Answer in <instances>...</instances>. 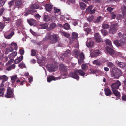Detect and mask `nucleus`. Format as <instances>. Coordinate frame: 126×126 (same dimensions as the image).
Listing matches in <instances>:
<instances>
[{
	"instance_id": "51",
	"label": "nucleus",
	"mask_w": 126,
	"mask_h": 126,
	"mask_svg": "<svg viewBox=\"0 0 126 126\" xmlns=\"http://www.w3.org/2000/svg\"><path fill=\"white\" fill-rule=\"evenodd\" d=\"M118 20H122V19L123 18L121 15L120 14H118L116 16Z\"/></svg>"
},
{
	"instance_id": "35",
	"label": "nucleus",
	"mask_w": 126,
	"mask_h": 126,
	"mask_svg": "<svg viewBox=\"0 0 126 126\" xmlns=\"http://www.w3.org/2000/svg\"><path fill=\"white\" fill-rule=\"evenodd\" d=\"M100 31L102 34L103 35L106 36L108 34L107 31L103 29H102Z\"/></svg>"
},
{
	"instance_id": "56",
	"label": "nucleus",
	"mask_w": 126,
	"mask_h": 126,
	"mask_svg": "<svg viewBox=\"0 0 126 126\" xmlns=\"http://www.w3.org/2000/svg\"><path fill=\"white\" fill-rule=\"evenodd\" d=\"M63 34L64 36L67 38L68 37L70 36V35L69 34L65 32H63Z\"/></svg>"
},
{
	"instance_id": "33",
	"label": "nucleus",
	"mask_w": 126,
	"mask_h": 126,
	"mask_svg": "<svg viewBox=\"0 0 126 126\" xmlns=\"http://www.w3.org/2000/svg\"><path fill=\"white\" fill-rule=\"evenodd\" d=\"M79 52V50L78 49H76L73 51V53L75 55H78Z\"/></svg>"
},
{
	"instance_id": "46",
	"label": "nucleus",
	"mask_w": 126,
	"mask_h": 126,
	"mask_svg": "<svg viewBox=\"0 0 126 126\" xmlns=\"http://www.w3.org/2000/svg\"><path fill=\"white\" fill-rule=\"evenodd\" d=\"M106 64V65L110 68H111L113 65V64L112 63L109 62H107Z\"/></svg>"
},
{
	"instance_id": "11",
	"label": "nucleus",
	"mask_w": 126,
	"mask_h": 126,
	"mask_svg": "<svg viewBox=\"0 0 126 126\" xmlns=\"http://www.w3.org/2000/svg\"><path fill=\"white\" fill-rule=\"evenodd\" d=\"M99 54H102V52L101 49H97L93 51L91 53L90 55H99Z\"/></svg>"
},
{
	"instance_id": "47",
	"label": "nucleus",
	"mask_w": 126,
	"mask_h": 126,
	"mask_svg": "<svg viewBox=\"0 0 126 126\" xmlns=\"http://www.w3.org/2000/svg\"><path fill=\"white\" fill-rule=\"evenodd\" d=\"M10 46H13L14 47L15 49H16L17 48V45L16 43L14 42H12L11 44L10 45Z\"/></svg>"
},
{
	"instance_id": "10",
	"label": "nucleus",
	"mask_w": 126,
	"mask_h": 126,
	"mask_svg": "<svg viewBox=\"0 0 126 126\" xmlns=\"http://www.w3.org/2000/svg\"><path fill=\"white\" fill-rule=\"evenodd\" d=\"M57 69V67L55 65H51L49 66L48 69L50 72L56 71Z\"/></svg>"
},
{
	"instance_id": "32",
	"label": "nucleus",
	"mask_w": 126,
	"mask_h": 126,
	"mask_svg": "<svg viewBox=\"0 0 126 126\" xmlns=\"http://www.w3.org/2000/svg\"><path fill=\"white\" fill-rule=\"evenodd\" d=\"M17 75H15L11 77V80L13 84L14 83L16 79L17 78Z\"/></svg>"
},
{
	"instance_id": "54",
	"label": "nucleus",
	"mask_w": 126,
	"mask_h": 126,
	"mask_svg": "<svg viewBox=\"0 0 126 126\" xmlns=\"http://www.w3.org/2000/svg\"><path fill=\"white\" fill-rule=\"evenodd\" d=\"M4 10V9L3 8H2L0 9V16H1L3 14Z\"/></svg>"
},
{
	"instance_id": "44",
	"label": "nucleus",
	"mask_w": 126,
	"mask_h": 126,
	"mask_svg": "<svg viewBox=\"0 0 126 126\" xmlns=\"http://www.w3.org/2000/svg\"><path fill=\"white\" fill-rule=\"evenodd\" d=\"M81 67L82 69L85 70L87 69L88 67L86 64H84L82 65Z\"/></svg>"
},
{
	"instance_id": "25",
	"label": "nucleus",
	"mask_w": 126,
	"mask_h": 126,
	"mask_svg": "<svg viewBox=\"0 0 126 126\" xmlns=\"http://www.w3.org/2000/svg\"><path fill=\"white\" fill-rule=\"evenodd\" d=\"M105 94L107 96H110L112 92L109 89L106 88L104 89Z\"/></svg>"
},
{
	"instance_id": "37",
	"label": "nucleus",
	"mask_w": 126,
	"mask_h": 126,
	"mask_svg": "<svg viewBox=\"0 0 126 126\" xmlns=\"http://www.w3.org/2000/svg\"><path fill=\"white\" fill-rule=\"evenodd\" d=\"M102 27L104 29H107L109 27V25L108 24L104 23L102 25Z\"/></svg>"
},
{
	"instance_id": "45",
	"label": "nucleus",
	"mask_w": 126,
	"mask_h": 126,
	"mask_svg": "<svg viewBox=\"0 0 126 126\" xmlns=\"http://www.w3.org/2000/svg\"><path fill=\"white\" fill-rule=\"evenodd\" d=\"M71 54V51L70 50L67 49L65 52L64 55H70Z\"/></svg>"
},
{
	"instance_id": "29",
	"label": "nucleus",
	"mask_w": 126,
	"mask_h": 126,
	"mask_svg": "<svg viewBox=\"0 0 126 126\" xmlns=\"http://www.w3.org/2000/svg\"><path fill=\"white\" fill-rule=\"evenodd\" d=\"M80 58V59H78V63H83L84 62L83 60L84 58V56H78Z\"/></svg>"
},
{
	"instance_id": "28",
	"label": "nucleus",
	"mask_w": 126,
	"mask_h": 126,
	"mask_svg": "<svg viewBox=\"0 0 126 126\" xmlns=\"http://www.w3.org/2000/svg\"><path fill=\"white\" fill-rule=\"evenodd\" d=\"M122 11L123 12V17L126 16V6H123V7H122Z\"/></svg>"
},
{
	"instance_id": "50",
	"label": "nucleus",
	"mask_w": 126,
	"mask_h": 126,
	"mask_svg": "<svg viewBox=\"0 0 126 126\" xmlns=\"http://www.w3.org/2000/svg\"><path fill=\"white\" fill-rule=\"evenodd\" d=\"M28 11L30 14H31L36 12V10H33L32 9H31L30 8L29 9Z\"/></svg>"
},
{
	"instance_id": "20",
	"label": "nucleus",
	"mask_w": 126,
	"mask_h": 126,
	"mask_svg": "<svg viewBox=\"0 0 126 126\" xmlns=\"http://www.w3.org/2000/svg\"><path fill=\"white\" fill-rule=\"evenodd\" d=\"M56 24L54 23H52L50 24L49 27L48 28V29L49 30H51L55 28L56 27Z\"/></svg>"
},
{
	"instance_id": "61",
	"label": "nucleus",
	"mask_w": 126,
	"mask_h": 126,
	"mask_svg": "<svg viewBox=\"0 0 126 126\" xmlns=\"http://www.w3.org/2000/svg\"><path fill=\"white\" fill-rule=\"evenodd\" d=\"M31 55H36V52L34 50L32 49L31 50Z\"/></svg>"
},
{
	"instance_id": "43",
	"label": "nucleus",
	"mask_w": 126,
	"mask_h": 126,
	"mask_svg": "<svg viewBox=\"0 0 126 126\" xmlns=\"http://www.w3.org/2000/svg\"><path fill=\"white\" fill-rule=\"evenodd\" d=\"M27 21L30 25L32 26L33 25V20L32 19H31L30 20H28Z\"/></svg>"
},
{
	"instance_id": "31",
	"label": "nucleus",
	"mask_w": 126,
	"mask_h": 126,
	"mask_svg": "<svg viewBox=\"0 0 126 126\" xmlns=\"http://www.w3.org/2000/svg\"><path fill=\"white\" fill-rule=\"evenodd\" d=\"M63 26L64 29H65L68 30L70 29V25L68 23H66L64 24Z\"/></svg>"
},
{
	"instance_id": "23",
	"label": "nucleus",
	"mask_w": 126,
	"mask_h": 126,
	"mask_svg": "<svg viewBox=\"0 0 126 126\" xmlns=\"http://www.w3.org/2000/svg\"><path fill=\"white\" fill-rule=\"evenodd\" d=\"M116 63L118 64V66L121 68H123L125 66L126 64L124 63L120 62L117 61Z\"/></svg>"
},
{
	"instance_id": "15",
	"label": "nucleus",
	"mask_w": 126,
	"mask_h": 126,
	"mask_svg": "<svg viewBox=\"0 0 126 126\" xmlns=\"http://www.w3.org/2000/svg\"><path fill=\"white\" fill-rule=\"evenodd\" d=\"M60 79V78L59 77H57L56 78L53 76H50L49 77L47 78V82H50L52 80H56L59 79Z\"/></svg>"
},
{
	"instance_id": "55",
	"label": "nucleus",
	"mask_w": 126,
	"mask_h": 126,
	"mask_svg": "<svg viewBox=\"0 0 126 126\" xmlns=\"http://www.w3.org/2000/svg\"><path fill=\"white\" fill-rule=\"evenodd\" d=\"M5 3V2L4 1H3L2 0H0V7L3 6Z\"/></svg>"
},
{
	"instance_id": "24",
	"label": "nucleus",
	"mask_w": 126,
	"mask_h": 126,
	"mask_svg": "<svg viewBox=\"0 0 126 126\" xmlns=\"http://www.w3.org/2000/svg\"><path fill=\"white\" fill-rule=\"evenodd\" d=\"M105 42L106 45H108L109 46V47H112V48H113L112 45L111 41L109 39H107L105 40Z\"/></svg>"
},
{
	"instance_id": "16",
	"label": "nucleus",
	"mask_w": 126,
	"mask_h": 126,
	"mask_svg": "<svg viewBox=\"0 0 126 126\" xmlns=\"http://www.w3.org/2000/svg\"><path fill=\"white\" fill-rule=\"evenodd\" d=\"M9 84L8 82L3 80L1 83L0 84V89H2V88H3V87H6Z\"/></svg>"
},
{
	"instance_id": "19",
	"label": "nucleus",
	"mask_w": 126,
	"mask_h": 126,
	"mask_svg": "<svg viewBox=\"0 0 126 126\" xmlns=\"http://www.w3.org/2000/svg\"><path fill=\"white\" fill-rule=\"evenodd\" d=\"M23 56H20L16 58L14 61V63L16 64H17L20 62L23 59Z\"/></svg>"
},
{
	"instance_id": "9",
	"label": "nucleus",
	"mask_w": 126,
	"mask_h": 126,
	"mask_svg": "<svg viewBox=\"0 0 126 126\" xmlns=\"http://www.w3.org/2000/svg\"><path fill=\"white\" fill-rule=\"evenodd\" d=\"M94 37L96 42L99 43L101 41V37L98 33H97L95 34Z\"/></svg>"
},
{
	"instance_id": "40",
	"label": "nucleus",
	"mask_w": 126,
	"mask_h": 126,
	"mask_svg": "<svg viewBox=\"0 0 126 126\" xmlns=\"http://www.w3.org/2000/svg\"><path fill=\"white\" fill-rule=\"evenodd\" d=\"M102 18V17L101 16H99L97 17L94 21V23H98L100 21V19Z\"/></svg>"
},
{
	"instance_id": "17",
	"label": "nucleus",
	"mask_w": 126,
	"mask_h": 126,
	"mask_svg": "<svg viewBox=\"0 0 126 126\" xmlns=\"http://www.w3.org/2000/svg\"><path fill=\"white\" fill-rule=\"evenodd\" d=\"M45 5V8L47 11H51L52 9V5L48 4H46Z\"/></svg>"
},
{
	"instance_id": "22",
	"label": "nucleus",
	"mask_w": 126,
	"mask_h": 126,
	"mask_svg": "<svg viewBox=\"0 0 126 126\" xmlns=\"http://www.w3.org/2000/svg\"><path fill=\"white\" fill-rule=\"evenodd\" d=\"M94 42L90 41L89 42L87 43L86 45L88 47H92L94 46Z\"/></svg>"
},
{
	"instance_id": "8",
	"label": "nucleus",
	"mask_w": 126,
	"mask_h": 126,
	"mask_svg": "<svg viewBox=\"0 0 126 126\" xmlns=\"http://www.w3.org/2000/svg\"><path fill=\"white\" fill-rule=\"evenodd\" d=\"M40 56L39 57L38 56L36 57L37 62L39 63L44 62L46 59L44 56Z\"/></svg>"
},
{
	"instance_id": "7",
	"label": "nucleus",
	"mask_w": 126,
	"mask_h": 126,
	"mask_svg": "<svg viewBox=\"0 0 126 126\" xmlns=\"http://www.w3.org/2000/svg\"><path fill=\"white\" fill-rule=\"evenodd\" d=\"M93 7V5H89L86 9V12L89 13L90 14H94L96 10L95 9H94L92 10Z\"/></svg>"
},
{
	"instance_id": "13",
	"label": "nucleus",
	"mask_w": 126,
	"mask_h": 126,
	"mask_svg": "<svg viewBox=\"0 0 126 126\" xmlns=\"http://www.w3.org/2000/svg\"><path fill=\"white\" fill-rule=\"evenodd\" d=\"M115 71L117 73L116 74H114L115 76V78L118 79L119 77L121 75L122 73L121 70L117 68H115Z\"/></svg>"
},
{
	"instance_id": "12",
	"label": "nucleus",
	"mask_w": 126,
	"mask_h": 126,
	"mask_svg": "<svg viewBox=\"0 0 126 126\" xmlns=\"http://www.w3.org/2000/svg\"><path fill=\"white\" fill-rule=\"evenodd\" d=\"M111 47L108 46H107L106 47V51L108 53H109L110 55L114 54V50L112 49Z\"/></svg>"
},
{
	"instance_id": "18",
	"label": "nucleus",
	"mask_w": 126,
	"mask_h": 126,
	"mask_svg": "<svg viewBox=\"0 0 126 126\" xmlns=\"http://www.w3.org/2000/svg\"><path fill=\"white\" fill-rule=\"evenodd\" d=\"M43 20L46 22H48L50 20V18L48 15H43Z\"/></svg>"
},
{
	"instance_id": "36",
	"label": "nucleus",
	"mask_w": 126,
	"mask_h": 126,
	"mask_svg": "<svg viewBox=\"0 0 126 126\" xmlns=\"http://www.w3.org/2000/svg\"><path fill=\"white\" fill-rule=\"evenodd\" d=\"M72 37L74 39H76L78 37V34L75 32H73L72 34Z\"/></svg>"
},
{
	"instance_id": "2",
	"label": "nucleus",
	"mask_w": 126,
	"mask_h": 126,
	"mask_svg": "<svg viewBox=\"0 0 126 126\" xmlns=\"http://www.w3.org/2000/svg\"><path fill=\"white\" fill-rule=\"evenodd\" d=\"M78 74L82 76L85 74L84 72L82 70H76L74 72L70 73L69 75L70 77L78 80L79 78L77 75Z\"/></svg>"
},
{
	"instance_id": "53",
	"label": "nucleus",
	"mask_w": 126,
	"mask_h": 126,
	"mask_svg": "<svg viewBox=\"0 0 126 126\" xmlns=\"http://www.w3.org/2000/svg\"><path fill=\"white\" fill-rule=\"evenodd\" d=\"M117 74V73L116 72V71H115V68H113L112 73V75L114 76V78H115V76L113 74Z\"/></svg>"
},
{
	"instance_id": "1",
	"label": "nucleus",
	"mask_w": 126,
	"mask_h": 126,
	"mask_svg": "<svg viewBox=\"0 0 126 126\" xmlns=\"http://www.w3.org/2000/svg\"><path fill=\"white\" fill-rule=\"evenodd\" d=\"M49 40L51 43L53 44L57 43L58 41V38L57 35L53 34L51 35L50 33H47L45 37L43 39L44 41H46Z\"/></svg>"
},
{
	"instance_id": "49",
	"label": "nucleus",
	"mask_w": 126,
	"mask_h": 126,
	"mask_svg": "<svg viewBox=\"0 0 126 126\" xmlns=\"http://www.w3.org/2000/svg\"><path fill=\"white\" fill-rule=\"evenodd\" d=\"M3 21H11V19L9 17H3Z\"/></svg>"
},
{
	"instance_id": "38",
	"label": "nucleus",
	"mask_w": 126,
	"mask_h": 126,
	"mask_svg": "<svg viewBox=\"0 0 126 126\" xmlns=\"http://www.w3.org/2000/svg\"><path fill=\"white\" fill-rule=\"evenodd\" d=\"M94 19V17L93 16H89L87 18V20L89 22H92Z\"/></svg>"
},
{
	"instance_id": "59",
	"label": "nucleus",
	"mask_w": 126,
	"mask_h": 126,
	"mask_svg": "<svg viewBox=\"0 0 126 126\" xmlns=\"http://www.w3.org/2000/svg\"><path fill=\"white\" fill-rule=\"evenodd\" d=\"M113 8L110 7H108L107 9V10L109 11V12H111L112 10H113Z\"/></svg>"
},
{
	"instance_id": "30",
	"label": "nucleus",
	"mask_w": 126,
	"mask_h": 126,
	"mask_svg": "<svg viewBox=\"0 0 126 126\" xmlns=\"http://www.w3.org/2000/svg\"><path fill=\"white\" fill-rule=\"evenodd\" d=\"M114 94L116 96L119 97L120 96L119 93L116 90H112Z\"/></svg>"
},
{
	"instance_id": "48",
	"label": "nucleus",
	"mask_w": 126,
	"mask_h": 126,
	"mask_svg": "<svg viewBox=\"0 0 126 126\" xmlns=\"http://www.w3.org/2000/svg\"><path fill=\"white\" fill-rule=\"evenodd\" d=\"M4 91L5 90L4 88H2V89H0V96H2L3 95Z\"/></svg>"
},
{
	"instance_id": "4",
	"label": "nucleus",
	"mask_w": 126,
	"mask_h": 126,
	"mask_svg": "<svg viewBox=\"0 0 126 126\" xmlns=\"http://www.w3.org/2000/svg\"><path fill=\"white\" fill-rule=\"evenodd\" d=\"M118 26V24L117 23H116L115 24H112L110 26L111 28L110 29L109 33L112 34L115 33L118 30L117 27Z\"/></svg>"
},
{
	"instance_id": "57",
	"label": "nucleus",
	"mask_w": 126,
	"mask_h": 126,
	"mask_svg": "<svg viewBox=\"0 0 126 126\" xmlns=\"http://www.w3.org/2000/svg\"><path fill=\"white\" fill-rule=\"evenodd\" d=\"M60 11V10L58 9L56 7L54 8V12L55 13H56Z\"/></svg>"
},
{
	"instance_id": "21",
	"label": "nucleus",
	"mask_w": 126,
	"mask_h": 126,
	"mask_svg": "<svg viewBox=\"0 0 126 126\" xmlns=\"http://www.w3.org/2000/svg\"><path fill=\"white\" fill-rule=\"evenodd\" d=\"M59 68L60 70L64 72H65L67 69L66 67L63 64H61L60 65Z\"/></svg>"
},
{
	"instance_id": "58",
	"label": "nucleus",
	"mask_w": 126,
	"mask_h": 126,
	"mask_svg": "<svg viewBox=\"0 0 126 126\" xmlns=\"http://www.w3.org/2000/svg\"><path fill=\"white\" fill-rule=\"evenodd\" d=\"M111 18L112 19H114L116 17V15L113 12H112L111 13Z\"/></svg>"
},
{
	"instance_id": "60",
	"label": "nucleus",
	"mask_w": 126,
	"mask_h": 126,
	"mask_svg": "<svg viewBox=\"0 0 126 126\" xmlns=\"http://www.w3.org/2000/svg\"><path fill=\"white\" fill-rule=\"evenodd\" d=\"M3 80H4L5 81H7L8 79V78L5 75H3Z\"/></svg>"
},
{
	"instance_id": "63",
	"label": "nucleus",
	"mask_w": 126,
	"mask_h": 126,
	"mask_svg": "<svg viewBox=\"0 0 126 126\" xmlns=\"http://www.w3.org/2000/svg\"><path fill=\"white\" fill-rule=\"evenodd\" d=\"M98 61L97 60L94 61L93 62V63L94 64H96V65H99L100 64L98 63Z\"/></svg>"
},
{
	"instance_id": "42",
	"label": "nucleus",
	"mask_w": 126,
	"mask_h": 126,
	"mask_svg": "<svg viewBox=\"0 0 126 126\" xmlns=\"http://www.w3.org/2000/svg\"><path fill=\"white\" fill-rule=\"evenodd\" d=\"M84 31L85 32H86L87 34L90 33L91 31V29L89 28H84Z\"/></svg>"
},
{
	"instance_id": "64",
	"label": "nucleus",
	"mask_w": 126,
	"mask_h": 126,
	"mask_svg": "<svg viewBox=\"0 0 126 126\" xmlns=\"http://www.w3.org/2000/svg\"><path fill=\"white\" fill-rule=\"evenodd\" d=\"M123 100L124 101H126V95H124L122 97Z\"/></svg>"
},
{
	"instance_id": "41",
	"label": "nucleus",
	"mask_w": 126,
	"mask_h": 126,
	"mask_svg": "<svg viewBox=\"0 0 126 126\" xmlns=\"http://www.w3.org/2000/svg\"><path fill=\"white\" fill-rule=\"evenodd\" d=\"M5 23H2L0 22V29L1 30V31L3 29L5 26Z\"/></svg>"
},
{
	"instance_id": "14",
	"label": "nucleus",
	"mask_w": 126,
	"mask_h": 126,
	"mask_svg": "<svg viewBox=\"0 0 126 126\" xmlns=\"http://www.w3.org/2000/svg\"><path fill=\"white\" fill-rule=\"evenodd\" d=\"M15 2L16 6L18 8H21V6L22 5V1L21 0H15Z\"/></svg>"
},
{
	"instance_id": "26",
	"label": "nucleus",
	"mask_w": 126,
	"mask_h": 126,
	"mask_svg": "<svg viewBox=\"0 0 126 126\" xmlns=\"http://www.w3.org/2000/svg\"><path fill=\"white\" fill-rule=\"evenodd\" d=\"M30 8L31 9L33 10H36L35 9H38L39 8V6L37 4H32L31 5Z\"/></svg>"
},
{
	"instance_id": "62",
	"label": "nucleus",
	"mask_w": 126,
	"mask_h": 126,
	"mask_svg": "<svg viewBox=\"0 0 126 126\" xmlns=\"http://www.w3.org/2000/svg\"><path fill=\"white\" fill-rule=\"evenodd\" d=\"M19 52H20V54L22 55L24 54V51L22 49H20L19 50Z\"/></svg>"
},
{
	"instance_id": "6",
	"label": "nucleus",
	"mask_w": 126,
	"mask_h": 126,
	"mask_svg": "<svg viewBox=\"0 0 126 126\" xmlns=\"http://www.w3.org/2000/svg\"><path fill=\"white\" fill-rule=\"evenodd\" d=\"M121 85V83L119 81L117 80L115 83L112 84L111 86L112 90H116Z\"/></svg>"
},
{
	"instance_id": "34",
	"label": "nucleus",
	"mask_w": 126,
	"mask_h": 126,
	"mask_svg": "<svg viewBox=\"0 0 126 126\" xmlns=\"http://www.w3.org/2000/svg\"><path fill=\"white\" fill-rule=\"evenodd\" d=\"M15 0H12L9 2L8 4L9 6V8H11L12 6L14 5L15 2Z\"/></svg>"
},
{
	"instance_id": "52",
	"label": "nucleus",
	"mask_w": 126,
	"mask_h": 126,
	"mask_svg": "<svg viewBox=\"0 0 126 126\" xmlns=\"http://www.w3.org/2000/svg\"><path fill=\"white\" fill-rule=\"evenodd\" d=\"M18 66L20 68H22L25 67V65L23 63H21Z\"/></svg>"
},
{
	"instance_id": "3",
	"label": "nucleus",
	"mask_w": 126,
	"mask_h": 126,
	"mask_svg": "<svg viewBox=\"0 0 126 126\" xmlns=\"http://www.w3.org/2000/svg\"><path fill=\"white\" fill-rule=\"evenodd\" d=\"M114 43L117 46H121L126 44V34L123 35L120 37V40H115Z\"/></svg>"
},
{
	"instance_id": "39",
	"label": "nucleus",
	"mask_w": 126,
	"mask_h": 126,
	"mask_svg": "<svg viewBox=\"0 0 126 126\" xmlns=\"http://www.w3.org/2000/svg\"><path fill=\"white\" fill-rule=\"evenodd\" d=\"M48 23H46L41 24V26L43 28L46 29L48 27Z\"/></svg>"
},
{
	"instance_id": "27",
	"label": "nucleus",
	"mask_w": 126,
	"mask_h": 126,
	"mask_svg": "<svg viewBox=\"0 0 126 126\" xmlns=\"http://www.w3.org/2000/svg\"><path fill=\"white\" fill-rule=\"evenodd\" d=\"M79 5L81 9L83 10L85 9L86 7V4L83 2H80L79 3Z\"/></svg>"
},
{
	"instance_id": "5",
	"label": "nucleus",
	"mask_w": 126,
	"mask_h": 126,
	"mask_svg": "<svg viewBox=\"0 0 126 126\" xmlns=\"http://www.w3.org/2000/svg\"><path fill=\"white\" fill-rule=\"evenodd\" d=\"M13 94L11 89L9 87L7 89L6 94L5 95V97L7 98L12 97L13 96Z\"/></svg>"
}]
</instances>
